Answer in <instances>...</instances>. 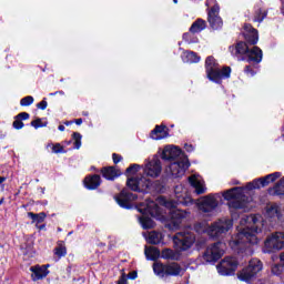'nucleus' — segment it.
I'll list each match as a JSON object with an SVG mask.
<instances>
[{"mask_svg": "<svg viewBox=\"0 0 284 284\" xmlns=\"http://www.w3.org/2000/svg\"><path fill=\"white\" fill-rule=\"evenodd\" d=\"M240 225H244V227L241 229L236 236L231 241V245H234L237 250H244L247 243L248 245H256L258 243L256 234L261 232V227H258V217L256 215H245L241 219Z\"/></svg>", "mask_w": 284, "mask_h": 284, "instance_id": "nucleus-1", "label": "nucleus"}, {"mask_svg": "<svg viewBox=\"0 0 284 284\" xmlns=\"http://www.w3.org/2000/svg\"><path fill=\"white\" fill-rule=\"evenodd\" d=\"M205 70L207 79L215 83H221V79H230V74H232V69L230 67L221 69L216 63V59L212 55L207 57L205 60Z\"/></svg>", "mask_w": 284, "mask_h": 284, "instance_id": "nucleus-2", "label": "nucleus"}, {"mask_svg": "<svg viewBox=\"0 0 284 284\" xmlns=\"http://www.w3.org/2000/svg\"><path fill=\"white\" fill-rule=\"evenodd\" d=\"M164 205L165 207L171 209L169 212V222L166 227H169V230H179L181 227V223H183L184 219H187L190 212L176 209L178 204L172 200L166 201Z\"/></svg>", "mask_w": 284, "mask_h": 284, "instance_id": "nucleus-3", "label": "nucleus"}, {"mask_svg": "<svg viewBox=\"0 0 284 284\" xmlns=\"http://www.w3.org/2000/svg\"><path fill=\"white\" fill-rule=\"evenodd\" d=\"M223 197L229 201L231 210H243L247 205V196L243 194V189L233 187L223 193Z\"/></svg>", "mask_w": 284, "mask_h": 284, "instance_id": "nucleus-4", "label": "nucleus"}, {"mask_svg": "<svg viewBox=\"0 0 284 284\" xmlns=\"http://www.w3.org/2000/svg\"><path fill=\"white\" fill-rule=\"evenodd\" d=\"M232 50H235V54H247L248 63H261L263 61V50L258 47H253L250 50L247 43L239 42Z\"/></svg>", "mask_w": 284, "mask_h": 284, "instance_id": "nucleus-5", "label": "nucleus"}, {"mask_svg": "<svg viewBox=\"0 0 284 284\" xmlns=\"http://www.w3.org/2000/svg\"><path fill=\"white\" fill-rule=\"evenodd\" d=\"M263 270V262L258 258H253L250 261L248 265L237 273V278L240 281H245L250 283L256 278L258 272Z\"/></svg>", "mask_w": 284, "mask_h": 284, "instance_id": "nucleus-6", "label": "nucleus"}, {"mask_svg": "<svg viewBox=\"0 0 284 284\" xmlns=\"http://www.w3.org/2000/svg\"><path fill=\"white\" fill-rule=\"evenodd\" d=\"M196 236L192 232H179L173 237V243L179 252H187L194 245Z\"/></svg>", "mask_w": 284, "mask_h": 284, "instance_id": "nucleus-7", "label": "nucleus"}, {"mask_svg": "<svg viewBox=\"0 0 284 284\" xmlns=\"http://www.w3.org/2000/svg\"><path fill=\"white\" fill-rule=\"evenodd\" d=\"M234 223L230 219H220L219 221L214 222L209 230L210 236L212 239H220L223 234H227L230 230H232Z\"/></svg>", "mask_w": 284, "mask_h": 284, "instance_id": "nucleus-8", "label": "nucleus"}, {"mask_svg": "<svg viewBox=\"0 0 284 284\" xmlns=\"http://www.w3.org/2000/svg\"><path fill=\"white\" fill-rule=\"evenodd\" d=\"M225 244L222 242H216L214 244H211L206 247L205 252L203 253V260L206 263H216L223 254H225Z\"/></svg>", "mask_w": 284, "mask_h": 284, "instance_id": "nucleus-9", "label": "nucleus"}, {"mask_svg": "<svg viewBox=\"0 0 284 284\" xmlns=\"http://www.w3.org/2000/svg\"><path fill=\"white\" fill-rule=\"evenodd\" d=\"M126 185L133 192H146L150 185H152V181H150L149 178H145V175L131 176L128 178Z\"/></svg>", "mask_w": 284, "mask_h": 284, "instance_id": "nucleus-10", "label": "nucleus"}, {"mask_svg": "<svg viewBox=\"0 0 284 284\" xmlns=\"http://www.w3.org/2000/svg\"><path fill=\"white\" fill-rule=\"evenodd\" d=\"M239 267V261L235 260V257H224L219 264H217V271L219 274L222 276H232L236 272Z\"/></svg>", "mask_w": 284, "mask_h": 284, "instance_id": "nucleus-11", "label": "nucleus"}, {"mask_svg": "<svg viewBox=\"0 0 284 284\" xmlns=\"http://www.w3.org/2000/svg\"><path fill=\"white\" fill-rule=\"evenodd\" d=\"M162 170L161 160L158 155H154L153 159L144 165L143 174L149 179H159Z\"/></svg>", "mask_w": 284, "mask_h": 284, "instance_id": "nucleus-12", "label": "nucleus"}, {"mask_svg": "<svg viewBox=\"0 0 284 284\" xmlns=\"http://www.w3.org/2000/svg\"><path fill=\"white\" fill-rule=\"evenodd\" d=\"M139 196L128 189H123L120 194L115 195V201L121 207H126V210H130L132 207V203L136 201Z\"/></svg>", "mask_w": 284, "mask_h": 284, "instance_id": "nucleus-13", "label": "nucleus"}, {"mask_svg": "<svg viewBox=\"0 0 284 284\" xmlns=\"http://www.w3.org/2000/svg\"><path fill=\"white\" fill-rule=\"evenodd\" d=\"M162 159L164 161H181L183 159H187V156H185V153H183V151H181V149H179V146H174V145H168L164 148L163 152H162Z\"/></svg>", "mask_w": 284, "mask_h": 284, "instance_id": "nucleus-14", "label": "nucleus"}, {"mask_svg": "<svg viewBox=\"0 0 284 284\" xmlns=\"http://www.w3.org/2000/svg\"><path fill=\"white\" fill-rule=\"evenodd\" d=\"M190 168V160L187 158H183L182 160H176L172 162L169 166V170L175 179H179L180 176H183L185 174V171Z\"/></svg>", "mask_w": 284, "mask_h": 284, "instance_id": "nucleus-15", "label": "nucleus"}, {"mask_svg": "<svg viewBox=\"0 0 284 284\" xmlns=\"http://www.w3.org/2000/svg\"><path fill=\"white\" fill-rule=\"evenodd\" d=\"M219 6H213L207 13V21L213 30L223 28V19L219 16Z\"/></svg>", "mask_w": 284, "mask_h": 284, "instance_id": "nucleus-16", "label": "nucleus"}, {"mask_svg": "<svg viewBox=\"0 0 284 284\" xmlns=\"http://www.w3.org/2000/svg\"><path fill=\"white\" fill-rule=\"evenodd\" d=\"M276 179H281V173L275 172L264 178H260L251 183L253 190H261V187H267L270 183H274Z\"/></svg>", "mask_w": 284, "mask_h": 284, "instance_id": "nucleus-17", "label": "nucleus"}, {"mask_svg": "<svg viewBox=\"0 0 284 284\" xmlns=\"http://www.w3.org/2000/svg\"><path fill=\"white\" fill-rule=\"evenodd\" d=\"M219 207V202L212 195L205 196L199 204V210L204 213L214 212Z\"/></svg>", "mask_w": 284, "mask_h": 284, "instance_id": "nucleus-18", "label": "nucleus"}, {"mask_svg": "<svg viewBox=\"0 0 284 284\" xmlns=\"http://www.w3.org/2000/svg\"><path fill=\"white\" fill-rule=\"evenodd\" d=\"M266 247H273V250L284 248V233L277 232L265 241Z\"/></svg>", "mask_w": 284, "mask_h": 284, "instance_id": "nucleus-19", "label": "nucleus"}, {"mask_svg": "<svg viewBox=\"0 0 284 284\" xmlns=\"http://www.w3.org/2000/svg\"><path fill=\"white\" fill-rule=\"evenodd\" d=\"M244 39L251 45L258 43V30L254 29L252 24H244Z\"/></svg>", "mask_w": 284, "mask_h": 284, "instance_id": "nucleus-20", "label": "nucleus"}, {"mask_svg": "<svg viewBox=\"0 0 284 284\" xmlns=\"http://www.w3.org/2000/svg\"><path fill=\"white\" fill-rule=\"evenodd\" d=\"M150 136L153 139V141L168 139V136H170V129L164 124L155 125V128L151 131Z\"/></svg>", "mask_w": 284, "mask_h": 284, "instance_id": "nucleus-21", "label": "nucleus"}, {"mask_svg": "<svg viewBox=\"0 0 284 284\" xmlns=\"http://www.w3.org/2000/svg\"><path fill=\"white\" fill-rule=\"evenodd\" d=\"M101 174L108 181H114L118 176H121V170L114 166H104L101 169Z\"/></svg>", "mask_w": 284, "mask_h": 284, "instance_id": "nucleus-22", "label": "nucleus"}, {"mask_svg": "<svg viewBox=\"0 0 284 284\" xmlns=\"http://www.w3.org/2000/svg\"><path fill=\"white\" fill-rule=\"evenodd\" d=\"M139 212L142 214H151V216H156V214H159V204L154 201H151L146 204H141Z\"/></svg>", "mask_w": 284, "mask_h": 284, "instance_id": "nucleus-23", "label": "nucleus"}, {"mask_svg": "<svg viewBox=\"0 0 284 284\" xmlns=\"http://www.w3.org/2000/svg\"><path fill=\"white\" fill-rule=\"evenodd\" d=\"M265 215L268 219H281V209L276 203H268L265 206Z\"/></svg>", "mask_w": 284, "mask_h": 284, "instance_id": "nucleus-24", "label": "nucleus"}, {"mask_svg": "<svg viewBox=\"0 0 284 284\" xmlns=\"http://www.w3.org/2000/svg\"><path fill=\"white\" fill-rule=\"evenodd\" d=\"M84 185L88 190H97L101 185V175H91L84 179Z\"/></svg>", "mask_w": 284, "mask_h": 284, "instance_id": "nucleus-25", "label": "nucleus"}, {"mask_svg": "<svg viewBox=\"0 0 284 284\" xmlns=\"http://www.w3.org/2000/svg\"><path fill=\"white\" fill-rule=\"evenodd\" d=\"M31 272L33 281H41V278L48 276V268L45 266H32Z\"/></svg>", "mask_w": 284, "mask_h": 284, "instance_id": "nucleus-26", "label": "nucleus"}, {"mask_svg": "<svg viewBox=\"0 0 284 284\" xmlns=\"http://www.w3.org/2000/svg\"><path fill=\"white\" fill-rule=\"evenodd\" d=\"M30 119V114L28 112H21L14 116V121L12 123L14 130H22L23 121H28Z\"/></svg>", "mask_w": 284, "mask_h": 284, "instance_id": "nucleus-27", "label": "nucleus"}, {"mask_svg": "<svg viewBox=\"0 0 284 284\" xmlns=\"http://www.w3.org/2000/svg\"><path fill=\"white\" fill-rule=\"evenodd\" d=\"M166 276H179L183 272L181 265L176 262L170 263L165 268Z\"/></svg>", "mask_w": 284, "mask_h": 284, "instance_id": "nucleus-28", "label": "nucleus"}, {"mask_svg": "<svg viewBox=\"0 0 284 284\" xmlns=\"http://www.w3.org/2000/svg\"><path fill=\"white\" fill-rule=\"evenodd\" d=\"M189 183H190V185H192V187H194L195 194H205V186H203L201 184V181H199V179H196V176H194V175L190 176Z\"/></svg>", "mask_w": 284, "mask_h": 284, "instance_id": "nucleus-29", "label": "nucleus"}, {"mask_svg": "<svg viewBox=\"0 0 284 284\" xmlns=\"http://www.w3.org/2000/svg\"><path fill=\"white\" fill-rule=\"evenodd\" d=\"M205 28H207V23L205 22V20L197 19L192 23V26L190 28V32H194L196 34L199 32H203V30H205Z\"/></svg>", "mask_w": 284, "mask_h": 284, "instance_id": "nucleus-30", "label": "nucleus"}, {"mask_svg": "<svg viewBox=\"0 0 284 284\" xmlns=\"http://www.w3.org/2000/svg\"><path fill=\"white\" fill-rule=\"evenodd\" d=\"M268 193L273 196H283L284 195V178L281 179L274 187L268 190Z\"/></svg>", "mask_w": 284, "mask_h": 284, "instance_id": "nucleus-31", "label": "nucleus"}, {"mask_svg": "<svg viewBox=\"0 0 284 284\" xmlns=\"http://www.w3.org/2000/svg\"><path fill=\"white\" fill-rule=\"evenodd\" d=\"M184 63H199L201 58L194 51H185L182 55Z\"/></svg>", "mask_w": 284, "mask_h": 284, "instance_id": "nucleus-32", "label": "nucleus"}, {"mask_svg": "<svg viewBox=\"0 0 284 284\" xmlns=\"http://www.w3.org/2000/svg\"><path fill=\"white\" fill-rule=\"evenodd\" d=\"M144 254L146 258H150L151 261H156V258L161 256V252L154 246L145 247Z\"/></svg>", "mask_w": 284, "mask_h": 284, "instance_id": "nucleus-33", "label": "nucleus"}, {"mask_svg": "<svg viewBox=\"0 0 284 284\" xmlns=\"http://www.w3.org/2000/svg\"><path fill=\"white\" fill-rule=\"evenodd\" d=\"M258 72V63L253 62L244 67V73L246 77H256Z\"/></svg>", "mask_w": 284, "mask_h": 284, "instance_id": "nucleus-34", "label": "nucleus"}, {"mask_svg": "<svg viewBox=\"0 0 284 284\" xmlns=\"http://www.w3.org/2000/svg\"><path fill=\"white\" fill-rule=\"evenodd\" d=\"M161 241H163V235L156 231H152L149 234V243L151 245H159V243H161Z\"/></svg>", "mask_w": 284, "mask_h": 284, "instance_id": "nucleus-35", "label": "nucleus"}, {"mask_svg": "<svg viewBox=\"0 0 284 284\" xmlns=\"http://www.w3.org/2000/svg\"><path fill=\"white\" fill-rule=\"evenodd\" d=\"M166 265H163V263L160 262H155L153 263V271L154 274H156V276H161V278H163V276H166Z\"/></svg>", "mask_w": 284, "mask_h": 284, "instance_id": "nucleus-36", "label": "nucleus"}, {"mask_svg": "<svg viewBox=\"0 0 284 284\" xmlns=\"http://www.w3.org/2000/svg\"><path fill=\"white\" fill-rule=\"evenodd\" d=\"M53 253L57 256V258H63V256L68 254V248L63 243L60 242L58 243L57 247L53 250Z\"/></svg>", "mask_w": 284, "mask_h": 284, "instance_id": "nucleus-37", "label": "nucleus"}, {"mask_svg": "<svg viewBox=\"0 0 284 284\" xmlns=\"http://www.w3.org/2000/svg\"><path fill=\"white\" fill-rule=\"evenodd\" d=\"M140 223L144 230H153V227L156 225L154 221L148 216L140 217Z\"/></svg>", "mask_w": 284, "mask_h": 284, "instance_id": "nucleus-38", "label": "nucleus"}, {"mask_svg": "<svg viewBox=\"0 0 284 284\" xmlns=\"http://www.w3.org/2000/svg\"><path fill=\"white\" fill-rule=\"evenodd\" d=\"M266 17H267V10H265V9H257L255 11L253 21H255L257 23H263V21L265 20Z\"/></svg>", "mask_w": 284, "mask_h": 284, "instance_id": "nucleus-39", "label": "nucleus"}, {"mask_svg": "<svg viewBox=\"0 0 284 284\" xmlns=\"http://www.w3.org/2000/svg\"><path fill=\"white\" fill-rule=\"evenodd\" d=\"M29 219H32L33 223H43V221H45V213H33V212H29L28 213Z\"/></svg>", "mask_w": 284, "mask_h": 284, "instance_id": "nucleus-40", "label": "nucleus"}, {"mask_svg": "<svg viewBox=\"0 0 284 284\" xmlns=\"http://www.w3.org/2000/svg\"><path fill=\"white\" fill-rule=\"evenodd\" d=\"M194 32L189 31L186 33L183 34V39L184 41H186V43H199V38L194 37Z\"/></svg>", "mask_w": 284, "mask_h": 284, "instance_id": "nucleus-41", "label": "nucleus"}, {"mask_svg": "<svg viewBox=\"0 0 284 284\" xmlns=\"http://www.w3.org/2000/svg\"><path fill=\"white\" fill-rule=\"evenodd\" d=\"M162 258L174 261V258H176V253L172 251V248H164L162 251Z\"/></svg>", "mask_w": 284, "mask_h": 284, "instance_id": "nucleus-42", "label": "nucleus"}, {"mask_svg": "<svg viewBox=\"0 0 284 284\" xmlns=\"http://www.w3.org/2000/svg\"><path fill=\"white\" fill-rule=\"evenodd\" d=\"M139 170H141V165H139V164H132L131 166H129L126 169L128 179H132L133 174H136V172H139Z\"/></svg>", "mask_w": 284, "mask_h": 284, "instance_id": "nucleus-43", "label": "nucleus"}, {"mask_svg": "<svg viewBox=\"0 0 284 284\" xmlns=\"http://www.w3.org/2000/svg\"><path fill=\"white\" fill-rule=\"evenodd\" d=\"M32 103H34V98H32V95L24 97L20 100V105H22V108H28V105H32Z\"/></svg>", "mask_w": 284, "mask_h": 284, "instance_id": "nucleus-44", "label": "nucleus"}, {"mask_svg": "<svg viewBox=\"0 0 284 284\" xmlns=\"http://www.w3.org/2000/svg\"><path fill=\"white\" fill-rule=\"evenodd\" d=\"M272 274H275V276H280V274H283V265L276 264L272 267Z\"/></svg>", "mask_w": 284, "mask_h": 284, "instance_id": "nucleus-45", "label": "nucleus"}, {"mask_svg": "<svg viewBox=\"0 0 284 284\" xmlns=\"http://www.w3.org/2000/svg\"><path fill=\"white\" fill-rule=\"evenodd\" d=\"M52 152H54V154H59V153L63 152V146H61V144H53Z\"/></svg>", "mask_w": 284, "mask_h": 284, "instance_id": "nucleus-46", "label": "nucleus"}, {"mask_svg": "<svg viewBox=\"0 0 284 284\" xmlns=\"http://www.w3.org/2000/svg\"><path fill=\"white\" fill-rule=\"evenodd\" d=\"M31 125L37 130L38 128H41V125H43V122L41 121V119H36L31 122Z\"/></svg>", "mask_w": 284, "mask_h": 284, "instance_id": "nucleus-47", "label": "nucleus"}, {"mask_svg": "<svg viewBox=\"0 0 284 284\" xmlns=\"http://www.w3.org/2000/svg\"><path fill=\"white\" fill-rule=\"evenodd\" d=\"M72 139H73L74 143H81L82 135L79 132H73Z\"/></svg>", "mask_w": 284, "mask_h": 284, "instance_id": "nucleus-48", "label": "nucleus"}, {"mask_svg": "<svg viewBox=\"0 0 284 284\" xmlns=\"http://www.w3.org/2000/svg\"><path fill=\"white\" fill-rule=\"evenodd\" d=\"M37 108H39V110H45V108H48V101L42 100L40 103L37 104Z\"/></svg>", "mask_w": 284, "mask_h": 284, "instance_id": "nucleus-49", "label": "nucleus"}, {"mask_svg": "<svg viewBox=\"0 0 284 284\" xmlns=\"http://www.w3.org/2000/svg\"><path fill=\"white\" fill-rule=\"evenodd\" d=\"M112 159H113V163H120V161L123 159L121 155L116 154V153H113L112 155Z\"/></svg>", "mask_w": 284, "mask_h": 284, "instance_id": "nucleus-50", "label": "nucleus"}, {"mask_svg": "<svg viewBox=\"0 0 284 284\" xmlns=\"http://www.w3.org/2000/svg\"><path fill=\"white\" fill-rule=\"evenodd\" d=\"M118 284H128V278L125 277V273L121 275V277L118 281Z\"/></svg>", "mask_w": 284, "mask_h": 284, "instance_id": "nucleus-51", "label": "nucleus"}, {"mask_svg": "<svg viewBox=\"0 0 284 284\" xmlns=\"http://www.w3.org/2000/svg\"><path fill=\"white\" fill-rule=\"evenodd\" d=\"M128 276L129 278H136V271H132Z\"/></svg>", "mask_w": 284, "mask_h": 284, "instance_id": "nucleus-52", "label": "nucleus"}, {"mask_svg": "<svg viewBox=\"0 0 284 284\" xmlns=\"http://www.w3.org/2000/svg\"><path fill=\"white\" fill-rule=\"evenodd\" d=\"M75 125H81L83 123V119H75Z\"/></svg>", "mask_w": 284, "mask_h": 284, "instance_id": "nucleus-53", "label": "nucleus"}, {"mask_svg": "<svg viewBox=\"0 0 284 284\" xmlns=\"http://www.w3.org/2000/svg\"><path fill=\"white\" fill-rule=\"evenodd\" d=\"M58 130H60V132H65V126L63 124L58 126Z\"/></svg>", "mask_w": 284, "mask_h": 284, "instance_id": "nucleus-54", "label": "nucleus"}, {"mask_svg": "<svg viewBox=\"0 0 284 284\" xmlns=\"http://www.w3.org/2000/svg\"><path fill=\"white\" fill-rule=\"evenodd\" d=\"M4 181H6V178L0 176V185H1V183H3Z\"/></svg>", "mask_w": 284, "mask_h": 284, "instance_id": "nucleus-55", "label": "nucleus"}, {"mask_svg": "<svg viewBox=\"0 0 284 284\" xmlns=\"http://www.w3.org/2000/svg\"><path fill=\"white\" fill-rule=\"evenodd\" d=\"M72 122H64V125H71Z\"/></svg>", "mask_w": 284, "mask_h": 284, "instance_id": "nucleus-56", "label": "nucleus"}, {"mask_svg": "<svg viewBox=\"0 0 284 284\" xmlns=\"http://www.w3.org/2000/svg\"><path fill=\"white\" fill-rule=\"evenodd\" d=\"M75 148L79 150V148H81V144H75Z\"/></svg>", "mask_w": 284, "mask_h": 284, "instance_id": "nucleus-57", "label": "nucleus"}, {"mask_svg": "<svg viewBox=\"0 0 284 284\" xmlns=\"http://www.w3.org/2000/svg\"><path fill=\"white\" fill-rule=\"evenodd\" d=\"M173 3H179V0H173Z\"/></svg>", "mask_w": 284, "mask_h": 284, "instance_id": "nucleus-58", "label": "nucleus"}, {"mask_svg": "<svg viewBox=\"0 0 284 284\" xmlns=\"http://www.w3.org/2000/svg\"><path fill=\"white\" fill-rule=\"evenodd\" d=\"M3 203V199L0 200V205Z\"/></svg>", "mask_w": 284, "mask_h": 284, "instance_id": "nucleus-59", "label": "nucleus"}, {"mask_svg": "<svg viewBox=\"0 0 284 284\" xmlns=\"http://www.w3.org/2000/svg\"><path fill=\"white\" fill-rule=\"evenodd\" d=\"M54 94H59V92H55V93H51V95H54Z\"/></svg>", "mask_w": 284, "mask_h": 284, "instance_id": "nucleus-60", "label": "nucleus"}, {"mask_svg": "<svg viewBox=\"0 0 284 284\" xmlns=\"http://www.w3.org/2000/svg\"><path fill=\"white\" fill-rule=\"evenodd\" d=\"M84 116H88V113H84Z\"/></svg>", "mask_w": 284, "mask_h": 284, "instance_id": "nucleus-61", "label": "nucleus"}]
</instances>
